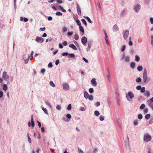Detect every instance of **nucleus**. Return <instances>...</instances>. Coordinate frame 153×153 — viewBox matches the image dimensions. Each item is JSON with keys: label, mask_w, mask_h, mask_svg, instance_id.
<instances>
[{"label": "nucleus", "mask_w": 153, "mask_h": 153, "mask_svg": "<svg viewBox=\"0 0 153 153\" xmlns=\"http://www.w3.org/2000/svg\"><path fill=\"white\" fill-rule=\"evenodd\" d=\"M94 114L96 116H98L100 115V113L97 111H94Z\"/></svg>", "instance_id": "36"}, {"label": "nucleus", "mask_w": 153, "mask_h": 153, "mask_svg": "<svg viewBox=\"0 0 153 153\" xmlns=\"http://www.w3.org/2000/svg\"><path fill=\"white\" fill-rule=\"evenodd\" d=\"M79 153H84L83 151L80 149H78Z\"/></svg>", "instance_id": "59"}, {"label": "nucleus", "mask_w": 153, "mask_h": 153, "mask_svg": "<svg viewBox=\"0 0 153 153\" xmlns=\"http://www.w3.org/2000/svg\"><path fill=\"white\" fill-rule=\"evenodd\" d=\"M7 85L6 84H4L3 86V89L4 91H6L7 90Z\"/></svg>", "instance_id": "22"}, {"label": "nucleus", "mask_w": 153, "mask_h": 153, "mask_svg": "<svg viewBox=\"0 0 153 153\" xmlns=\"http://www.w3.org/2000/svg\"><path fill=\"white\" fill-rule=\"evenodd\" d=\"M128 44L130 46H132L133 45V43L131 41H129Z\"/></svg>", "instance_id": "63"}, {"label": "nucleus", "mask_w": 153, "mask_h": 153, "mask_svg": "<svg viewBox=\"0 0 153 153\" xmlns=\"http://www.w3.org/2000/svg\"><path fill=\"white\" fill-rule=\"evenodd\" d=\"M143 116L141 114H140L138 115V118L140 120H141L142 119Z\"/></svg>", "instance_id": "38"}, {"label": "nucleus", "mask_w": 153, "mask_h": 153, "mask_svg": "<svg viewBox=\"0 0 153 153\" xmlns=\"http://www.w3.org/2000/svg\"><path fill=\"white\" fill-rule=\"evenodd\" d=\"M143 139L145 141L148 142L151 140L152 138L150 135L147 134L144 135Z\"/></svg>", "instance_id": "2"}, {"label": "nucleus", "mask_w": 153, "mask_h": 153, "mask_svg": "<svg viewBox=\"0 0 153 153\" xmlns=\"http://www.w3.org/2000/svg\"><path fill=\"white\" fill-rule=\"evenodd\" d=\"M129 34V31L128 30H126L123 35V37L125 39H126L127 37Z\"/></svg>", "instance_id": "7"}, {"label": "nucleus", "mask_w": 153, "mask_h": 153, "mask_svg": "<svg viewBox=\"0 0 153 153\" xmlns=\"http://www.w3.org/2000/svg\"><path fill=\"white\" fill-rule=\"evenodd\" d=\"M145 107V105L144 104H143L140 106V109L142 110L144 109Z\"/></svg>", "instance_id": "26"}, {"label": "nucleus", "mask_w": 153, "mask_h": 153, "mask_svg": "<svg viewBox=\"0 0 153 153\" xmlns=\"http://www.w3.org/2000/svg\"><path fill=\"white\" fill-rule=\"evenodd\" d=\"M135 60L136 61L138 62L140 60V58L139 56L137 55H136L135 56Z\"/></svg>", "instance_id": "35"}, {"label": "nucleus", "mask_w": 153, "mask_h": 153, "mask_svg": "<svg viewBox=\"0 0 153 153\" xmlns=\"http://www.w3.org/2000/svg\"><path fill=\"white\" fill-rule=\"evenodd\" d=\"M42 110L43 111L45 112V114H48V112H47V110L46 108H44L43 107H42Z\"/></svg>", "instance_id": "24"}, {"label": "nucleus", "mask_w": 153, "mask_h": 153, "mask_svg": "<svg viewBox=\"0 0 153 153\" xmlns=\"http://www.w3.org/2000/svg\"><path fill=\"white\" fill-rule=\"evenodd\" d=\"M92 46L91 43V42H89L88 43V47L89 49H90Z\"/></svg>", "instance_id": "44"}, {"label": "nucleus", "mask_w": 153, "mask_h": 153, "mask_svg": "<svg viewBox=\"0 0 153 153\" xmlns=\"http://www.w3.org/2000/svg\"><path fill=\"white\" fill-rule=\"evenodd\" d=\"M56 15H58V16H62V13L60 12H57L56 13Z\"/></svg>", "instance_id": "37"}, {"label": "nucleus", "mask_w": 153, "mask_h": 153, "mask_svg": "<svg viewBox=\"0 0 153 153\" xmlns=\"http://www.w3.org/2000/svg\"><path fill=\"white\" fill-rule=\"evenodd\" d=\"M118 29V28L117 25H115L113 27V30L115 31H117Z\"/></svg>", "instance_id": "14"}, {"label": "nucleus", "mask_w": 153, "mask_h": 153, "mask_svg": "<svg viewBox=\"0 0 153 153\" xmlns=\"http://www.w3.org/2000/svg\"><path fill=\"white\" fill-rule=\"evenodd\" d=\"M68 53L67 52H66V53L64 52L62 53V55L64 56H67V55H68Z\"/></svg>", "instance_id": "51"}, {"label": "nucleus", "mask_w": 153, "mask_h": 153, "mask_svg": "<svg viewBox=\"0 0 153 153\" xmlns=\"http://www.w3.org/2000/svg\"><path fill=\"white\" fill-rule=\"evenodd\" d=\"M62 44L64 46H66L67 45V42L66 41H64V42H63Z\"/></svg>", "instance_id": "61"}, {"label": "nucleus", "mask_w": 153, "mask_h": 153, "mask_svg": "<svg viewBox=\"0 0 153 153\" xmlns=\"http://www.w3.org/2000/svg\"><path fill=\"white\" fill-rule=\"evenodd\" d=\"M81 21L86 26H87V23L86 22V21L84 19H82V20H81Z\"/></svg>", "instance_id": "25"}, {"label": "nucleus", "mask_w": 153, "mask_h": 153, "mask_svg": "<svg viewBox=\"0 0 153 153\" xmlns=\"http://www.w3.org/2000/svg\"><path fill=\"white\" fill-rule=\"evenodd\" d=\"M137 69L139 71H141L143 69L142 66L141 65L139 66L137 68Z\"/></svg>", "instance_id": "20"}, {"label": "nucleus", "mask_w": 153, "mask_h": 153, "mask_svg": "<svg viewBox=\"0 0 153 153\" xmlns=\"http://www.w3.org/2000/svg\"><path fill=\"white\" fill-rule=\"evenodd\" d=\"M76 9L77 10V13L79 15L81 16V11L79 5L77 4L76 6Z\"/></svg>", "instance_id": "8"}, {"label": "nucleus", "mask_w": 153, "mask_h": 153, "mask_svg": "<svg viewBox=\"0 0 153 153\" xmlns=\"http://www.w3.org/2000/svg\"><path fill=\"white\" fill-rule=\"evenodd\" d=\"M45 102L47 105L49 107H51V105H50V104L48 101H45Z\"/></svg>", "instance_id": "45"}, {"label": "nucleus", "mask_w": 153, "mask_h": 153, "mask_svg": "<svg viewBox=\"0 0 153 153\" xmlns=\"http://www.w3.org/2000/svg\"><path fill=\"white\" fill-rule=\"evenodd\" d=\"M57 2L58 3L61 4L62 2V0H57Z\"/></svg>", "instance_id": "62"}, {"label": "nucleus", "mask_w": 153, "mask_h": 153, "mask_svg": "<svg viewBox=\"0 0 153 153\" xmlns=\"http://www.w3.org/2000/svg\"><path fill=\"white\" fill-rule=\"evenodd\" d=\"M63 31L64 32H65L67 31V29L65 27H63L62 28Z\"/></svg>", "instance_id": "39"}, {"label": "nucleus", "mask_w": 153, "mask_h": 153, "mask_svg": "<svg viewBox=\"0 0 153 153\" xmlns=\"http://www.w3.org/2000/svg\"><path fill=\"white\" fill-rule=\"evenodd\" d=\"M31 127L32 128H33L34 126V123L33 121V116L32 115L31 116Z\"/></svg>", "instance_id": "13"}, {"label": "nucleus", "mask_w": 153, "mask_h": 153, "mask_svg": "<svg viewBox=\"0 0 153 153\" xmlns=\"http://www.w3.org/2000/svg\"><path fill=\"white\" fill-rule=\"evenodd\" d=\"M151 43L152 45L153 46V35H152L151 36Z\"/></svg>", "instance_id": "46"}, {"label": "nucleus", "mask_w": 153, "mask_h": 153, "mask_svg": "<svg viewBox=\"0 0 153 153\" xmlns=\"http://www.w3.org/2000/svg\"><path fill=\"white\" fill-rule=\"evenodd\" d=\"M134 124L135 126H136L138 124V121L137 120H135L134 121Z\"/></svg>", "instance_id": "54"}, {"label": "nucleus", "mask_w": 153, "mask_h": 153, "mask_svg": "<svg viewBox=\"0 0 153 153\" xmlns=\"http://www.w3.org/2000/svg\"><path fill=\"white\" fill-rule=\"evenodd\" d=\"M36 41L37 42L42 43L44 41V40L41 37H37L36 38Z\"/></svg>", "instance_id": "6"}, {"label": "nucleus", "mask_w": 153, "mask_h": 153, "mask_svg": "<svg viewBox=\"0 0 153 153\" xmlns=\"http://www.w3.org/2000/svg\"><path fill=\"white\" fill-rule=\"evenodd\" d=\"M71 104H70L68 106L67 109L68 110H70L71 109Z\"/></svg>", "instance_id": "43"}, {"label": "nucleus", "mask_w": 153, "mask_h": 153, "mask_svg": "<svg viewBox=\"0 0 153 153\" xmlns=\"http://www.w3.org/2000/svg\"><path fill=\"white\" fill-rule=\"evenodd\" d=\"M74 39H75L76 40H78L79 38V36L77 34H75L74 35Z\"/></svg>", "instance_id": "32"}, {"label": "nucleus", "mask_w": 153, "mask_h": 153, "mask_svg": "<svg viewBox=\"0 0 153 153\" xmlns=\"http://www.w3.org/2000/svg\"><path fill=\"white\" fill-rule=\"evenodd\" d=\"M63 89L66 91L68 90L69 88V85L67 83H64L63 85Z\"/></svg>", "instance_id": "4"}, {"label": "nucleus", "mask_w": 153, "mask_h": 153, "mask_svg": "<svg viewBox=\"0 0 153 153\" xmlns=\"http://www.w3.org/2000/svg\"><path fill=\"white\" fill-rule=\"evenodd\" d=\"M84 97L85 98L87 99L88 97L89 94L86 91H85L84 92Z\"/></svg>", "instance_id": "15"}, {"label": "nucleus", "mask_w": 153, "mask_h": 153, "mask_svg": "<svg viewBox=\"0 0 153 153\" xmlns=\"http://www.w3.org/2000/svg\"><path fill=\"white\" fill-rule=\"evenodd\" d=\"M100 119L101 121H103L104 120V117L102 116L101 115L100 116Z\"/></svg>", "instance_id": "47"}, {"label": "nucleus", "mask_w": 153, "mask_h": 153, "mask_svg": "<svg viewBox=\"0 0 153 153\" xmlns=\"http://www.w3.org/2000/svg\"><path fill=\"white\" fill-rule=\"evenodd\" d=\"M27 138H28V141L29 142V143H31V139L28 134H27Z\"/></svg>", "instance_id": "42"}, {"label": "nucleus", "mask_w": 153, "mask_h": 153, "mask_svg": "<svg viewBox=\"0 0 153 153\" xmlns=\"http://www.w3.org/2000/svg\"><path fill=\"white\" fill-rule=\"evenodd\" d=\"M75 21H76L77 25L78 26H81V22L79 20H78V19H75Z\"/></svg>", "instance_id": "16"}, {"label": "nucleus", "mask_w": 153, "mask_h": 153, "mask_svg": "<svg viewBox=\"0 0 153 153\" xmlns=\"http://www.w3.org/2000/svg\"><path fill=\"white\" fill-rule=\"evenodd\" d=\"M126 96L127 99L128 100L131 101L132 99L134 97V95L132 92L129 91Z\"/></svg>", "instance_id": "1"}, {"label": "nucleus", "mask_w": 153, "mask_h": 153, "mask_svg": "<svg viewBox=\"0 0 153 153\" xmlns=\"http://www.w3.org/2000/svg\"><path fill=\"white\" fill-rule=\"evenodd\" d=\"M136 88L137 90H140L141 88V87L140 85H138L136 87Z\"/></svg>", "instance_id": "48"}, {"label": "nucleus", "mask_w": 153, "mask_h": 153, "mask_svg": "<svg viewBox=\"0 0 153 153\" xmlns=\"http://www.w3.org/2000/svg\"><path fill=\"white\" fill-rule=\"evenodd\" d=\"M87 41L86 37L85 36H83L81 39V42L82 44L84 45H85V44Z\"/></svg>", "instance_id": "3"}, {"label": "nucleus", "mask_w": 153, "mask_h": 153, "mask_svg": "<svg viewBox=\"0 0 153 153\" xmlns=\"http://www.w3.org/2000/svg\"><path fill=\"white\" fill-rule=\"evenodd\" d=\"M125 48H126V46H125V45H123V46L122 47V48H121V51L122 52H123V51H124V50H125Z\"/></svg>", "instance_id": "40"}, {"label": "nucleus", "mask_w": 153, "mask_h": 153, "mask_svg": "<svg viewBox=\"0 0 153 153\" xmlns=\"http://www.w3.org/2000/svg\"><path fill=\"white\" fill-rule=\"evenodd\" d=\"M59 8L62 12H66V10L64 9L63 7H62L61 6H60L59 7Z\"/></svg>", "instance_id": "29"}, {"label": "nucleus", "mask_w": 153, "mask_h": 153, "mask_svg": "<svg viewBox=\"0 0 153 153\" xmlns=\"http://www.w3.org/2000/svg\"><path fill=\"white\" fill-rule=\"evenodd\" d=\"M145 88L144 87H143L142 88H141V89H140V91L141 93H143L145 91Z\"/></svg>", "instance_id": "33"}, {"label": "nucleus", "mask_w": 153, "mask_h": 153, "mask_svg": "<svg viewBox=\"0 0 153 153\" xmlns=\"http://www.w3.org/2000/svg\"><path fill=\"white\" fill-rule=\"evenodd\" d=\"M79 29L80 31L82 32V33H84V30L83 29V27L81 26H79Z\"/></svg>", "instance_id": "18"}, {"label": "nucleus", "mask_w": 153, "mask_h": 153, "mask_svg": "<svg viewBox=\"0 0 153 153\" xmlns=\"http://www.w3.org/2000/svg\"><path fill=\"white\" fill-rule=\"evenodd\" d=\"M91 82L93 84V85L94 86H96L97 85V83L96 81V79L95 78H93L91 80Z\"/></svg>", "instance_id": "11"}, {"label": "nucleus", "mask_w": 153, "mask_h": 153, "mask_svg": "<svg viewBox=\"0 0 153 153\" xmlns=\"http://www.w3.org/2000/svg\"><path fill=\"white\" fill-rule=\"evenodd\" d=\"M130 58L129 56H127L125 58V60L126 62H128L129 61Z\"/></svg>", "instance_id": "19"}, {"label": "nucleus", "mask_w": 153, "mask_h": 153, "mask_svg": "<svg viewBox=\"0 0 153 153\" xmlns=\"http://www.w3.org/2000/svg\"><path fill=\"white\" fill-rule=\"evenodd\" d=\"M141 80H142V79L138 77V78H137L136 79V82H141Z\"/></svg>", "instance_id": "31"}, {"label": "nucleus", "mask_w": 153, "mask_h": 153, "mask_svg": "<svg viewBox=\"0 0 153 153\" xmlns=\"http://www.w3.org/2000/svg\"><path fill=\"white\" fill-rule=\"evenodd\" d=\"M140 8V5L139 4H138L136 5L134 8V10L135 11L138 12Z\"/></svg>", "instance_id": "9"}, {"label": "nucleus", "mask_w": 153, "mask_h": 153, "mask_svg": "<svg viewBox=\"0 0 153 153\" xmlns=\"http://www.w3.org/2000/svg\"><path fill=\"white\" fill-rule=\"evenodd\" d=\"M69 47L75 50H76L77 49L76 47L73 44L70 45Z\"/></svg>", "instance_id": "12"}, {"label": "nucleus", "mask_w": 153, "mask_h": 153, "mask_svg": "<svg viewBox=\"0 0 153 153\" xmlns=\"http://www.w3.org/2000/svg\"><path fill=\"white\" fill-rule=\"evenodd\" d=\"M69 56L71 58H74L75 57V56L74 54L71 53L68 54Z\"/></svg>", "instance_id": "28"}, {"label": "nucleus", "mask_w": 153, "mask_h": 153, "mask_svg": "<svg viewBox=\"0 0 153 153\" xmlns=\"http://www.w3.org/2000/svg\"><path fill=\"white\" fill-rule=\"evenodd\" d=\"M73 33L72 32H68L67 33V34L68 35L71 36L73 34Z\"/></svg>", "instance_id": "55"}, {"label": "nucleus", "mask_w": 153, "mask_h": 153, "mask_svg": "<svg viewBox=\"0 0 153 153\" xmlns=\"http://www.w3.org/2000/svg\"><path fill=\"white\" fill-rule=\"evenodd\" d=\"M2 77L3 78L7 80L9 78V76L7 75V73L6 72H4L3 73V75H2Z\"/></svg>", "instance_id": "5"}, {"label": "nucleus", "mask_w": 153, "mask_h": 153, "mask_svg": "<svg viewBox=\"0 0 153 153\" xmlns=\"http://www.w3.org/2000/svg\"><path fill=\"white\" fill-rule=\"evenodd\" d=\"M3 93L2 91H0V98H1L3 95Z\"/></svg>", "instance_id": "53"}, {"label": "nucleus", "mask_w": 153, "mask_h": 153, "mask_svg": "<svg viewBox=\"0 0 153 153\" xmlns=\"http://www.w3.org/2000/svg\"><path fill=\"white\" fill-rule=\"evenodd\" d=\"M56 109L58 110H60L61 109V107L59 105H58L56 107Z\"/></svg>", "instance_id": "58"}, {"label": "nucleus", "mask_w": 153, "mask_h": 153, "mask_svg": "<svg viewBox=\"0 0 153 153\" xmlns=\"http://www.w3.org/2000/svg\"><path fill=\"white\" fill-rule=\"evenodd\" d=\"M82 59L84 61L88 63V61L86 59L85 57H83L82 58Z\"/></svg>", "instance_id": "60"}, {"label": "nucleus", "mask_w": 153, "mask_h": 153, "mask_svg": "<svg viewBox=\"0 0 153 153\" xmlns=\"http://www.w3.org/2000/svg\"><path fill=\"white\" fill-rule=\"evenodd\" d=\"M50 85L51 86L53 87H54L55 86V85L53 81H51L50 82Z\"/></svg>", "instance_id": "34"}, {"label": "nucleus", "mask_w": 153, "mask_h": 153, "mask_svg": "<svg viewBox=\"0 0 153 153\" xmlns=\"http://www.w3.org/2000/svg\"><path fill=\"white\" fill-rule=\"evenodd\" d=\"M52 66L53 65L52 63L51 62H50L48 65V67L49 68H51L52 67Z\"/></svg>", "instance_id": "50"}, {"label": "nucleus", "mask_w": 153, "mask_h": 153, "mask_svg": "<svg viewBox=\"0 0 153 153\" xmlns=\"http://www.w3.org/2000/svg\"><path fill=\"white\" fill-rule=\"evenodd\" d=\"M107 78L108 79L109 81V82L110 81V74L109 73H108V74L107 75Z\"/></svg>", "instance_id": "49"}, {"label": "nucleus", "mask_w": 153, "mask_h": 153, "mask_svg": "<svg viewBox=\"0 0 153 153\" xmlns=\"http://www.w3.org/2000/svg\"><path fill=\"white\" fill-rule=\"evenodd\" d=\"M135 63L134 62H132L131 63V68H133L135 67Z\"/></svg>", "instance_id": "23"}, {"label": "nucleus", "mask_w": 153, "mask_h": 153, "mask_svg": "<svg viewBox=\"0 0 153 153\" xmlns=\"http://www.w3.org/2000/svg\"><path fill=\"white\" fill-rule=\"evenodd\" d=\"M59 60H56L55 62V64L56 65H57L59 63Z\"/></svg>", "instance_id": "57"}, {"label": "nucleus", "mask_w": 153, "mask_h": 153, "mask_svg": "<svg viewBox=\"0 0 153 153\" xmlns=\"http://www.w3.org/2000/svg\"><path fill=\"white\" fill-rule=\"evenodd\" d=\"M150 115L149 114H146L145 116V118L147 120L149 119L150 118Z\"/></svg>", "instance_id": "27"}, {"label": "nucleus", "mask_w": 153, "mask_h": 153, "mask_svg": "<svg viewBox=\"0 0 153 153\" xmlns=\"http://www.w3.org/2000/svg\"><path fill=\"white\" fill-rule=\"evenodd\" d=\"M40 30L41 31H44L45 30V27L40 28Z\"/></svg>", "instance_id": "56"}, {"label": "nucleus", "mask_w": 153, "mask_h": 153, "mask_svg": "<svg viewBox=\"0 0 153 153\" xmlns=\"http://www.w3.org/2000/svg\"><path fill=\"white\" fill-rule=\"evenodd\" d=\"M148 78L147 74H143V80L144 82H146Z\"/></svg>", "instance_id": "10"}, {"label": "nucleus", "mask_w": 153, "mask_h": 153, "mask_svg": "<svg viewBox=\"0 0 153 153\" xmlns=\"http://www.w3.org/2000/svg\"><path fill=\"white\" fill-rule=\"evenodd\" d=\"M150 95V92L149 91H146V93L145 94V95L147 97H149Z\"/></svg>", "instance_id": "21"}, {"label": "nucleus", "mask_w": 153, "mask_h": 153, "mask_svg": "<svg viewBox=\"0 0 153 153\" xmlns=\"http://www.w3.org/2000/svg\"><path fill=\"white\" fill-rule=\"evenodd\" d=\"M66 117L68 119H70V118H71V115L70 114H67L66 115Z\"/></svg>", "instance_id": "52"}, {"label": "nucleus", "mask_w": 153, "mask_h": 153, "mask_svg": "<svg viewBox=\"0 0 153 153\" xmlns=\"http://www.w3.org/2000/svg\"><path fill=\"white\" fill-rule=\"evenodd\" d=\"M151 23L152 24H153V18H151L150 19Z\"/></svg>", "instance_id": "64"}, {"label": "nucleus", "mask_w": 153, "mask_h": 153, "mask_svg": "<svg viewBox=\"0 0 153 153\" xmlns=\"http://www.w3.org/2000/svg\"><path fill=\"white\" fill-rule=\"evenodd\" d=\"M88 99L90 100H92L93 99V96L91 95L88 96Z\"/></svg>", "instance_id": "30"}, {"label": "nucleus", "mask_w": 153, "mask_h": 153, "mask_svg": "<svg viewBox=\"0 0 153 153\" xmlns=\"http://www.w3.org/2000/svg\"><path fill=\"white\" fill-rule=\"evenodd\" d=\"M89 92L90 93H93V91H94V89H93V88H89Z\"/></svg>", "instance_id": "41"}, {"label": "nucleus", "mask_w": 153, "mask_h": 153, "mask_svg": "<svg viewBox=\"0 0 153 153\" xmlns=\"http://www.w3.org/2000/svg\"><path fill=\"white\" fill-rule=\"evenodd\" d=\"M84 17L86 19H87L89 22H90V23H92V22L91 20L88 17L84 16Z\"/></svg>", "instance_id": "17"}]
</instances>
